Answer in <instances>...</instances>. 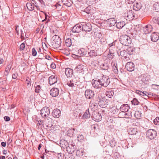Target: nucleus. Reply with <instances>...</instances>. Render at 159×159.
Returning <instances> with one entry per match:
<instances>
[{
	"instance_id": "nucleus-1",
	"label": "nucleus",
	"mask_w": 159,
	"mask_h": 159,
	"mask_svg": "<svg viewBox=\"0 0 159 159\" xmlns=\"http://www.w3.org/2000/svg\"><path fill=\"white\" fill-rule=\"evenodd\" d=\"M110 83V79L109 77L104 75L99 79H96L95 80L93 79L92 81L93 86L96 89L100 88L102 86L106 88Z\"/></svg>"
},
{
	"instance_id": "nucleus-2",
	"label": "nucleus",
	"mask_w": 159,
	"mask_h": 159,
	"mask_svg": "<svg viewBox=\"0 0 159 159\" xmlns=\"http://www.w3.org/2000/svg\"><path fill=\"white\" fill-rule=\"evenodd\" d=\"M120 43L125 46H128L131 43V39L127 35L120 36Z\"/></svg>"
},
{
	"instance_id": "nucleus-3",
	"label": "nucleus",
	"mask_w": 159,
	"mask_h": 159,
	"mask_svg": "<svg viewBox=\"0 0 159 159\" xmlns=\"http://www.w3.org/2000/svg\"><path fill=\"white\" fill-rule=\"evenodd\" d=\"M50 113V109L49 107H44L40 110V114L41 116L44 118H46L48 120L51 121V118L48 117Z\"/></svg>"
},
{
	"instance_id": "nucleus-4",
	"label": "nucleus",
	"mask_w": 159,
	"mask_h": 159,
	"mask_svg": "<svg viewBox=\"0 0 159 159\" xmlns=\"http://www.w3.org/2000/svg\"><path fill=\"white\" fill-rule=\"evenodd\" d=\"M146 135L148 138L150 139H155L157 136V132L153 129H150L148 130L146 132Z\"/></svg>"
},
{
	"instance_id": "nucleus-5",
	"label": "nucleus",
	"mask_w": 159,
	"mask_h": 159,
	"mask_svg": "<svg viewBox=\"0 0 159 159\" xmlns=\"http://www.w3.org/2000/svg\"><path fill=\"white\" fill-rule=\"evenodd\" d=\"M96 102L100 107L105 108L107 107V104L105 103V99L102 96H98L97 97Z\"/></svg>"
},
{
	"instance_id": "nucleus-6",
	"label": "nucleus",
	"mask_w": 159,
	"mask_h": 159,
	"mask_svg": "<svg viewBox=\"0 0 159 159\" xmlns=\"http://www.w3.org/2000/svg\"><path fill=\"white\" fill-rule=\"evenodd\" d=\"M84 95L85 98L88 99H91L94 97V92L91 89H87L85 91Z\"/></svg>"
},
{
	"instance_id": "nucleus-7",
	"label": "nucleus",
	"mask_w": 159,
	"mask_h": 159,
	"mask_svg": "<svg viewBox=\"0 0 159 159\" xmlns=\"http://www.w3.org/2000/svg\"><path fill=\"white\" fill-rule=\"evenodd\" d=\"M125 68L128 71H132L134 70L135 65L131 61L128 62L126 64Z\"/></svg>"
},
{
	"instance_id": "nucleus-8",
	"label": "nucleus",
	"mask_w": 159,
	"mask_h": 159,
	"mask_svg": "<svg viewBox=\"0 0 159 159\" xmlns=\"http://www.w3.org/2000/svg\"><path fill=\"white\" fill-rule=\"evenodd\" d=\"M82 25L78 24L75 25L72 28V31L73 33H79L82 30Z\"/></svg>"
},
{
	"instance_id": "nucleus-9",
	"label": "nucleus",
	"mask_w": 159,
	"mask_h": 159,
	"mask_svg": "<svg viewBox=\"0 0 159 159\" xmlns=\"http://www.w3.org/2000/svg\"><path fill=\"white\" fill-rule=\"evenodd\" d=\"M82 30L85 31L90 32L92 30V26L89 23L82 25Z\"/></svg>"
},
{
	"instance_id": "nucleus-10",
	"label": "nucleus",
	"mask_w": 159,
	"mask_h": 159,
	"mask_svg": "<svg viewBox=\"0 0 159 159\" xmlns=\"http://www.w3.org/2000/svg\"><path fill=\"white\" fill-rule=\"evenodd\" d=\"M125 17L126 18V20H132L134 17V14L131 10H129L127 13L125 14Z\"/></svg>"
},
{
	"instance_id": "nucleus-11",
	"label": "nucleus",
	"mask_w": 159,
	"mask_h": 159,
	"mask_svg": "<svg viewBox=\"0 0 159 159\" xmlns=\"http://www.w3.org/2000/svg\"><path fill=\"white\" fill-rule=\"evenodd\" d=\"M151 39L153 42H157L159 39V34L155 32L153 33L151 35Z\"/></svg>"
},
{
	"instance_id": "nucleus-12",
	"label": "nucleus",
	"mask_w": 159,
	"mask_h": 159,
	"mask_svg": "<svg viewBox=\"0 0 159 159\" xmlns=\"http://www.w3.org/2000/svg\"><path fill=\"white\" fill-rule=\"evenodd\" d=\"M106 23L109 26L111 27L115 25L116 21L114 18H111L106 20Z\"/></svg>"
},
{
	"instance_id": "nucleus-13",
	"label": "nucleus",
	"mask_w": 159,
	"mask_h": 159,
	"mask_svg": "<svg viewBox=\"0 0 159 159\" xmlns=\"http://www.w3.org/2000/svg\"><path fill=\"white\" fill-rule=\"evenodd\" d=\"M152 26L150 25H148L144 27V32L145 34H149L152 31Z\"/></svg>"
},
{
	"instance_id": "nucleus-14",
	"label": "nucleus",
	"mask_w": 159,
	"mask_h": 159,
	"mask_svg": "<svg viewBox=\"0 0 159 159\" xmlns=\"http://www.w3.org/2000/svg\"><path fill=\"white\" fill-rule=\"evenodd\" d=\"M59 93V90L57 88H53L50 91V93L51 95L53 97L57 96Z\"/></svg>"
},
{
	"instance_id": "nucleus-15",
	"label": "nucleus",
	"mask_w": 159,
	"mask_h": 159,
	"mask_svg": "<svg viewBox=\"0 0 159 159\" xmlns=\"http://www.w3.org/2000/svg\"><path fill=\"white\" fill-rule=\"evenodd\" d=\"M129 107L128 104H123L122 105L120 108V110L122 112H125L129 110Z\"/></svg>"
},
{
	"instance_id": "nucleus-16",
	"label": "nucleus",
	"mask_w": 159,
	"mask_h": 159,
	"mask_svg": "<svg viewBox=\"0 0 159 159\" xmlns=\"http://www.w3.org/2000/svg\"><path fill=\"white\" fill-rule=\"evenodd\" d=\"M65 71V74L67 77H71L73 74V70L72 69L67 68L66 70H64Z\"/></svg>"
},
{
	"instance_id": "nucleus-17",
	"label": "nucleus",
	"mask_w": 159,
	"mask_h": 159,
	"mask_svg": "<svg viewBox=\"0 0 159 159\" xmlns=\"http://www.w3.org/2000/svg\"><path fill=\"white\" fill-rule=\"evenodd\" d=\"M57 78L55 76L51 75L49 78V83L50 85H52L57 82Z\"/></svg>"
},
{
	"instance_id": "nucleus-18",
	"label": "nucleus",
	"mask_w": 159,
	"mask_h": 159,
	"mask_svg": "<svg viewBox=\"0 0 159 159\" xmlns=\"http://www.w3.org/2000/svg\"><path fill=\"white\" fill-rule=\"evenodd\" d=\"M93 120L96 121H100L102 119V116L101 114L98 112H96L93 116Z\"/></svg>"
},
{
	"instance_id": "nucleus-19",
	"label": "nucleus",
	"mask_w": 159,
	"mask_h": 159,
	"mask_svg": "<svg viewBox=\"0 0 159 159\" xmlns=\"http://www.w3.org/2000/svg\"><path fill=\"white\" fill-rule=\"evenodd\" d=\"M142 7V5L141 2H136L133 5V8L134 10L138 11Z\"/></svg>"
},
{
	"instance_id": "nucleus-20",
	"label": "nucleus",
	"mask_w": 159,
	"mask_h": 159,
	"mask_svg": "<svg viewBox=\"0 0 159 159\" xmlns=\"http://www.w3.org/2000/svg\"><path fill=\"white\" fill-rule=\"evenodd\" d=\"M68 146V143L66 140L64 139L60 140V147H61L62 148H67Z\"/></svg>"
},
{
	"instance_id": "nucleus-21",
	"label": "nucleus",
	"mask_w": 159,
	"mask_h": 159,
	"mask_svg": "<svg viewBox=\"0 0 159 159\" xmlns=\"http://www.w3.org/2000/svg\"><path fill=\"white\" fill-rule=\"evenodd\" d=\"M60 37L57 35H55L52 37V39L54 42V44H57L58 45L57 47H56L57 48V47H60Z\"/></svg>"
},
{
	"instance_id": "nucleus-22",
	"label": "nucleus",
	"mask_w": 159,
	"mask_h": 159,
	"mask_svg": "<svg viewBox=\"0 0 159 159\" xmlns=\"http://www.w3.org/2000/svg\"><path fill=\"white\" fill-rule=\"evenodd\" d=\"M52 115L53 117L55 118H58L60 117V110L56 109L53 110Z\"/></svg>"
},
{
	"instance_id": "nucleus-23",
	"label": "nucleus",
	"mask_w": 159,
	"mask_h": 159,
	"mask_svg": "<svg viewBox=\"0 0 159 159\" xmlns=\"http://www.w3.org/2000/svg\"><path fill=\"white\" fill-rule=\"evenodd\" d=\"M84 66L81 64L78 65L75 69V70L78 72L80 73L83 70Z\"/></svg>"
},
{
	"instance_id": "nucleus-24",
	"label": "nucleus",
	"mask_w": 159,
	"mask_h": 159,
	"mask_svg": "<svg viewBox=\"0 0 159 159\" xmlns=\"http://www.w3.org/2000/svg\"><path fill=\"white\" fill-rule=\"evenodd\" d=\"M90 114L89 113V109L87 110L82 116V119H85L90 117Z\"/></svg>"
},
{
	"instance_id": "nucleus-25",
	"label": "nucleus",
	"mask_w": 159,
	"mask_h": 159,
	"mask_svg": "<svg viewBox=\"0 0 159 159\" xmlns=\"http://www.w3.org/2000/svg\"><path fill=\"white\" fill-rule=\"evenodd\" d=\"M61 1L64 5L69 7L71 6L72 3L71 0H61Z\"/></svg>"
},
{
	"instance_id": "nucleus-26",
	"label": "nucleus",
	"mask_w": 159,
	"mask_h": 159,
	"mask_svg": "<svg viewBox=\"0 0 159 159\" xmlns=\"http://www.w3.org/2000/svg\"><path fill=\"white\" fill-rule=\"evenodd\" d=\"M125 25V23L124 21H121L117 23L116 24V26L118 29H120L123 28Z\"/></svg>"
},
{
	"instance_id": "nucleus-27",
	"label": "nucleus",
	"mask_w": 159,
	"mask_h": 159,
	"mask_svg": "<svg viewBox=\"0 0 159 159\" xmlns=\"http://www.w3.org/2000/svg\"><path fill=\"white\" fill-rule=\"evenodd\" d=\"M139 78L143 82L145 83L148 80V78L145 75H143L139 76Z\"/></svg>"
},
{
	"instance_id": "nucleus-28",
	"label": "nucleus",
	"mask_w": 159,
	"mask_h": 159,
	"mask_svg": "<svg viewBox=\"0 0 159 159\" xmlns=\"http://www.w3.org/2000/svg\"><path fill=\"white\" fill-rule=\"evenodd\" d=\"M34 3L33 4L31 3H27L26 4V7L30 11H32L34 9Z\"/></svg>"
},
{
	"instance_id": "nucleus-29",
	"label": "nucleus",
	"mask_w": 159,
	"mask_h": 159,
	"mask_svg": "<svg viewBox=\"0 0 159 159\" xmlns=\"http://www.w3.org/2000/svg\"><path fill=\"white\" fill-rule=\"evenodd\" d=\"M114 94V92L112 90H108L106 91V96L109 98H111L113 96Z\"/></svg>"
},
{
	"instance_id": "nucleus-30",
	"label": "nucleus",
	"mask_w": 159,
	"mask_h": 159,
	"mask_svg": "<svg viewBox=\"0 0 159 159\" xmlns=\"http://www.w3.org/2000/svg\"><path fill=\"white\" fill-rule=\"evenodd\" d=\"M130 134L132 135H136L137 134L139 133V131H138L136 128H131L130 129Z\"/></svg>"
},
{
	"instance_id": "nucleus-31",
	"label": "nucleus",
	"mask_w": 159,
	"mask_h": 159,
	"mask_svg": "<svg viewBox=\"0 0 159 159\" xmlns=\"http://www.w3.org/2000/svg\"><path fill=\"white\" fill-rule=\"evenodd\" d=\"M90 106L91 109L94 111L98 107V103H90Z\"/></svg>"
},
{
	"instance_id": "nucleus-32",
	"label": "nucleus",
	"mask_w": 159,
	"mask_h": 159,
	"mask_svg": "<svg viewBox=\"0 0 159 159\" xmlns=\"http://www.w3.org/2000/svg\"><path fill=\"white\" fill-rule=\"evenodd\" d=\"M90 52H87V50L86 52H88V54L90 56H96L97 55V52L95 51V50H90Z\"/></svg>"
},
{
	"instance_id": "nucleus-33",
	"label": "nucleus",
	"mask_w": 159,
	"mask_h": 159,
	"mask_svg": "<svg viewBox=\"0 0 159 159\" xmlns=\"http://www.w3.org/2000/svg\"><path fill=\"white\" fill-rule=\"evenodd\" d=\"M65 44L68 47H70L72 44L71 40L70 39H68L65 41Z\"/></svg>"
},
{
	"instance_id": "nucleus-34",
	"label": "nucleus",
	"mask_w": 159,
	"mask_h": 159,
	"mask_svg": "<svg viewBox=\"0 0 159 159\" xmlns=\"http://www.w3.org/2000/svg\"><path fill=\"white\" fill-rule=\"evenodd\" d=\"M119 110L116 107H112L110 109V111L114 114H116L118 112Z\"/></svg>"
},
{
	"instance_id": "nucleus-35",
	"label": "nucleus",
	"mask_w": 159,
	"mask_h": 159,
	"mask_svg": "<svg viewBox=\"0 0 159 159\" xmlns=\"http://www.w3.org/2000/svg\"><path fill=\"white\" fill-rule=\"evenodd\" d=\"M153 9L156 11H159V3L156 2L153 5Z\"/></svg>"
},
{
	"instance_id": "nucleus-36",
	"label": "nucleus",
	"mask_w": 159,
	"mask_h": 159,
	"mask_svg": "<svg viewBox=\"0 0 159 159\" xmlns=\"http://www.w3.org/2000/svg\"><path fill=\"white\" fill-rule=\"evenodd\" d=\"M100 67L104 70H107L108 67L107 63H102L100 65Z\"/></svg>"
},
{
	"instance_id": "nucleus-37",
	"label": "nucleus",
	"mask_w": 159,
	"mask_h": 159,
	"mask_svg": "<svg viewBox=\"0 0 159 159\" xmlns=\"http://www.w3.org/2000/svg\"><path fill=\"white\" fill-rule=\"evenodd\" d=\"M131 103L132 105H137L139 104V101L136 98H134L131 101Z\"/></svg>"
},
{
	"instance_id": "nucleus-38",
	"label": "nucleus",
	"mask_w": 159,
	"mask_h": 159,
	"mask_svg": "<svg viewBox=\"0 0 159 159\" xmlns=\"http://www.w3.org/2000/svg\"><path fill=\"white\" fill-rule=\"evenodd\" d=\"M75 130V129L74 128H73L72 129H69L68 130V134L69 135V136H72L73 135V134L74 133V131Z\"/></svg>"
},
{
	"instance_id": "nucleus-39",
	"label": "nucleus",
	"mask_w": 159,
	"mask_h": 159,
	"mask_svg": "<svg viewBox=\"0 0 159 159\" xmlns=\"http://www.w3.org/2000/svg\"><path fill=\"white\" fill-rule=\"evenodd\" d=\"M127 53L129 54V55L131 54L130 53H127L126 50H121L120 52V55L122 57H124L126 54Z\"/></svg>"
},
{
	"instance_id": "nucleus-40",
	"label": "nucleus",
	"mask_w": 159,
	"mask_h": 159,
	"mask_svg": "<svg viewBox=\"0 0 159 159\" xmlns=\"http://www.w3.org/2000/svg\"><path fill=\"white\" fill-rule=\"evenodd\" d=\"M134 116L137 119H139L141 117V114L139 111H136L135 112Z\"/></svg>"
},
{
	"instance_id": "nucleus-41",
	"label": "nucleus",
	"mask_w": 159,
	"mask_h": 159,
	"mask_svg": "<svg viewBox=\"0 0 159 159\" xmlns=\"http://www.w3.org/2000/svg\"><path fill=\"white\" fill-rule=\"evenodd\" d=\"M77 139L78 141L81 142L84 139L83 135L81 134H80L77 137Z\"/></svg>"
},
{
	"instance_id": "nucleus-42",
	"label": "nucleus",
	"mask_w": 159,
	"mask_h": 159,
	"mask_svg": "<svg viewBox=\"0 0 159 159\" xmlns=\"http://www.w3.org/2000/svg\"><path fill=\"white\" fill-rule=\"evenodd\" d=\"M110 145L111 147H114L116 144V142H115L114 139H113L110 142Z\"/></svg>"
},
{
	"instance_id": "nucleus-43",
	"label": "nucleus",
	"mask_w": 159,
	"mask_h": 159,
	"mask_svg": "<svg viewBox=\"0 0 159 159\" xmlns=\"http://www.w3.org/2000/svg\"><path fill=\"white\" fill-rule=\"evenodd\" d=\"M41 89V87L40 85H38L35 87V92L37 93H39Z\"/></svg>"
},
{
	"instance_id": "nucleus-44",
	"label": "nucleus",
	"mask_w": 159,
	"mask_h": 159,
	"mask_svg": "<svg viewBox=\"0 0 159 159\" xmlns=\"http://www.w3.org/2000/svg\"><path fill=\"white\" fill-rule=\"evenodd\" d=\"M76 155L79 157H80L83 155V152L82 150H77L76 152Z\"/></svg>"
},
{
	"instance_id": "nucleus-45",
	"label": "nucleus",
	"mask_w": 159,
	"mask_h": 159,
	"mask_svg": "<svg viewBox=\"0 0 159 159\" xmlns=\"http://www.w3.org/2000/svg\"><path fill=\"white\" fill-rule=\"evenodd\" d=\"M91 7H88L85 9L84 11L87 14L91 13Z\"/></svg>"
},
{
	"instance_id": "nucleus-46",
	"label": "nucleus",
	"mask_w": 159,
	"mask_h": 159,
	"mask_svg": "<svg viewBox=\"0 0 159 159\" xmlns=\"http://www.w3.org/2000/svg\"><path fill=\"white\" fill-rule=\"evenodd\" d=\"M109 53L107 55L108 57L110 58H112L114 55V53L112 52L111 50L109 51Z\"/></svg>"
},
{
	"instance_id": "nucleus-47",
	"label": "nucleus",
	"mask_w": 159,
	"mask_h": 159,
	"mask_svg": "<svg viewBox=\"0 0 159 159\" xmlns=\"http://www.w3.org/2000/svg\"><path fill=\"white\" fill-rule=\"evenodd\" d=\"M153 22L155 23H156L159 25V17H155L152 19Z\"/></svg>"
},
{
	"instance_id": "nucleus-48",
	"label": "nucleus",
	"mask_w": 159,
	"mask_h": 159,
	"mask_svg": "<svg viewBox=\"0 0 159 159\" xmlns=\"http://www.w3.org/2000/svg\"><path fill=\"white\" fill-rule=\"evenodd\" d=\"M102 36V34L100 33H97L95 35V38L97 39H98L101 38Z\"/></svg>"
},
{
	"instance_id": "nucleus-49",
	"label": "nucleus",
	"mask_w": 159,
	"mask_h": 159,
	"mask_svg": "<svg viewBox=\"0 0 159 159\" xmlns=\"http://www.w3.org/2000/svg\"><path fill=\"white\" fill-rule=\"evenodd\" d=\"M153 123L156 125H159V117H157L153 120Z\"/></svg>"
},
{
	"instance_id": "nucleus-50",
	"label": "nucleus",
	"mask_w": 159,
	"mask_h": 159,
	"mask_svg": "<svg viewBox=\"0 0 159 159\" xmlns=\"http://www.w3.org/2000/svg\"><path fill=\"white\" fill-rule=\"evenodd\" d=\"M84 51H85V50H84ZM78 54L80 55L81 56L84 55H86V53H85V52H84V51H82V50H78Z\"/></svg>"
},
{
	"instance_id": "nucleus-51",
	"label": "nucleus",
	"mask_w": 159,
	"mask_h": 159,
	"mask_svg": "<svg viewBox=\"0 0 159 159\" xmlns=\"http://www.w3.org/2000/svg\"><path fill=\"white\" fill-rule=\"evenodd\" d=\"M149 94L147 93L146 91L143 92H142V93L140 94V95L143 96H146L147 98H148V95Z\"/></svg>"
},
{
	"instance_id": "nucleus-52",
	"label": "nucleus",
	"mask_w": 159,
	"mask_h": 159,
	"mask_svg": "<svg viewBox=\"0 0 159 159\" xmlns=\"http://www.w3.org/2000/svg\"><path fill=\"white\" fill-rule=\"evenodd\" d=\"M19 27V25H16L15 27V29L16 34L18 35H19V30L18 28Z\"/></svg>"
},
{
	"instance_id": "nucleus-53",
	"label": "nucleus",
	"mask_w": 159,
	"mask_h": 159,
	"mask_svg": "<svg viewBox=\"0 0 159 159\" xmlns=\"http://www.w3.org/2000/svg\"><path fill=\"white\" fill-rule=\"evenodd\" d=\"M25 32H23L20 33V38L22 40L25 39Z\"/></svg>"
},
{
	"instance_id": "nucleus-54",
	"label": "nucleus",
	"mask_w": 159,
	"mask_h": 159,
	"mask_svg": "<svg viewBox=\"0 0 159 159\" xmlns=\"http://www.w3.org/2000/svg\"><path fill=\"white\" fill-rule=\"evenodd\" d=\"M20 50H24L25 48V44L24 43H22L20 46Z\"/></svg>"
},
{
	"instance_id": "nucleus-55",
	"label": "nucleus",
	"mask_w": 159,
	"mask_h": 159,
	"mask_svg": "<svg viewBox=\"0 0 159 159\" xmlns=\"http://www.w3.org/2000/svg\"><path fill=\"white\" fill-rule=\"evenodd\" d=\"M42 46L43 47V50H46L48 48L47 45L44 43H42Z\"/></svg>"
},
{
	"instance_id": "nucleus-56",
	"label": "nucleus",
	"mask_w": 159,
	"mask_h": 159,
	"mask_svg": "<svg viewBox=\"0 0 159 159\" xmlns=\"http://www.w3.org/2000/svg\"><path fill=\"white\" fill-rule=\"evenodd\" d=\"M136 0H127V1L128 2L129 4H132Z\"/></svg>"
},
{
	"instance_id": "nucleus-57",
	"label": "nucleus",
	"mask_w": 159,
	"mask_h": 159,
	"mask_svg": "<svg viewBox=\"0 0 159 159\" xmlns=\"http://www.w3.org/2000/svg\"><path fill=\"white\" fill-rule=\"evenodd\" d=\"M17 74L16 73L13 74L12 75V78L14 79H15L17 78Z\"/></svg>"
},
{
	"instance_id": "nucleus-58",
	"label": "nucleus",
	"mask_w": 159,
	"mask_h": 159,
	"mask_svg": "<svg viewBox=\"0 0 159 159\" xmlns=\"http://www.w3.org/2000/svg\"><path fill=\"white\" fill-rule=\"evenodd\" d=\"M4 119L6 121H8L10 120V118L8 116H5L4 117Z\"/></svg>"
},
{
	"instance_id": "nucleus-59",
	"label": "nucleus",
	"mask_w": 159,
	"mask_h": 159,
	"mask_svg": "<svg viewBox=\"0 0 159 159\" xmlns=\"http://www.w3.org/2000/svg\"><path fill=\"white\" fill-rule=\"evenodd\" d=\"M33 2H34V4L35 7H36V8L38 10H39L40 8L39 6H38V5H37V2H35V1L34 0H33Z\"/></svg>"
},
{
	"instance_id": "nucleus-60",
	"label": "nucleus",
	"mask_w": 159,
	"mask_h": 159,
	"mask_svg": "<svg viewBox=\"0 0 159 159\" xmlns=\"http://www.w3.org/2000/svg\"><path fill=\"white\" fill-rule=\"evenodd\" d=\"M68 85L70 87H72L74 86V84L73 83L70 81L67 83Z\"/></svg>"
},
{
	"instance_id": "nucleus-61",
	"label": "nucleus",
	"mask_w": 159,
	"mask_h": 159,
	"mask_svg": "<svg viewBox=\"0 0 159 159\" xmlns=\"http://www.w3.org/2000/svg\"><path fill=\"white\" fill-rule=\"evenodd\" d=\"M37 54V52L36 50H32V54L34 56H35Z\"/></svg>"
},
{
	"instance_id": "nucleus-62",
	"label": "nucleus",
	"mask_w": 159,
	"mask_h": 159,
	"mask_svg": "<svg viewBox=\"0 0 159 159\" xmlns=\"http://www.w3.org/2000/svg\"><path fill=\"white\" fill-rule=\"evenodd\" d=\"M124 58H123V60L124 61H128L129 60V58L128 57H127L126 56H124Z\"/></svg>"
},
{
	"instance_id": "nucleus-63",
	"label": "nucleus",
	"mask_w": 159,
	"mask_h": 159,
	"mask_svg": "<svg viewBox=\"0 0 159 159\" xmlns=\"http://www.w3.org/2000/svg\"><path fill=\"white\" fill-rule=\"evenodd\" d=\"M116 63H114L113 66H112V67L114 70H116H116H118L117 67H116Z\"/></svg>"
},
{
	"instance_id": "nucleus-64",
	"label": "nucleus",
	"mask_w": 159,
	"mask_h": 159,
	"mask_svg": "<svg viewBox=\"0 0 159 159\" xmlns=\"http://www.w3.org/2000/svg\"><path fill=\"white\" fill-rule=\"evenodd\" d=\"M148 45L147 44H143L141 46H140L141 47V48H139V49H142V48H144L146 47V46H148Z\"/></svg>"
}]
</instances>
